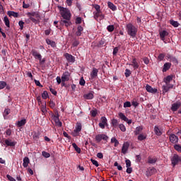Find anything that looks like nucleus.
<instances>
[{
	"instance_id": "f257e3e1",
	"label": "nucleus",
	"mask_w": 181,
	"mask_h": 181,
	"mask_svg": "<svg viewBox=\"0 0 181 181\" xmlns=\"http://www.w3.org/2000/svg\"><path fill=\"white\" fill-rule=\"evenodd\" d=\"M126 30L127 32V35L131 37H136V33H138V28L135 27L132 23H128L126 25Z\"/></svg>"
},
{
	"instance_id": "f03ea898",
	"label": "nucleus",
	"mask_w": 181,
	"mask_h": 181,
	"mask_svg": "<svg viewBox=\"0 0 181 181\" xmlns=\"http://www.w3.org/2000/svg\"><path fill=\"white\" fill-rule=\"evenodd\" d=\"M61 16L63 19H71V13H70V10L62 7L61 9Z\"/></svg>"
},
{
	"instance_id": "7ed1b4c3",
	"label": "nucleus",
	"mask_w": 181,
	"mask_h": 181,
	"mask_svg": "<svg viewBox=\"0 0 181 181\" xmlns=\"http://www.w3.org/2000/svg\"><path fill=\"white\" fill-rule=\"evenodd\" d=\"M181 158L177 154H173V157L171 158V163L173 167L176 165H179V162H180Z\"/></svg>"
},
{
	"instance_id": "20e7f679",
	"label": "nucleus",
	"mask_w": 181,
	"mask_h": 181,
	"mask_svg": "<svg viewBox=\"0 0 181 181\" xmlns=\"http://www.w3.org/2000/svg\"><path fill=\"white\" fill-rule=\"evenodd\" d=\"M157 170L156 168H153V167H149L148 168H147L146 171V176L147 177H149L153 175H155L156 173Z\"/></svg>"
},
{
	"instance_id": "39448f33",
	"label": "nucleus",
	"mask_w": 181,
	"mask_h": 181,
	"mask_svg": "<svg viewBox=\"0 0 181 181\" xmlns=\"http://www.w3.org/2000/svg\"><path fill=\"white\" fill-rule=\"evenodd\" d=\"M96 142L99 143L100 141H108V136L102 134H98L95 136V138Z\"/></svg>"
},
{
	"instance_id": "423d86ee",
	"label": "nucleus",
	"mask_w": 181,
	"mask_h": 181,
	"mask_svg": "<svg viewBox=\"0 0 181 181\" xmlns=\"http://www.w3.org/2000/svg\"><path fill=\"white\" fill-rule=\"evenodd\" d=\"M81 129H82L81 123H78L76 124L75 129L72 132V135L74 136H78V133L81 132Z\"/></svg>"
},
{
	"instance_id": "0eeeda50",
	"label": "nucleus",
	"mask_w": 181,
	"mask_h": 181,
	"mask_svg": "<svg viewBox=\"0 0 181 181\" xmlns=\"http://www.w3.org/2000/svg\"><path fill=\"white\" fill-rule=\"evenodd\" d=\"M166 57L167 59H169L171 63H173V64H175V66H177V64H179V61L177 60V58H176V57H173L172 54H168Z\"/></svg>"
},
{
	"instance_id": "6e6552de",
	"label": "nucleus",
	"mask_w": 181,
	"mask_h": 181,
	"mask_svg": "<svg viewBox=\"0 0 181 181\" xmlns=\"http://www.w3.org/2000/svg\"><path fill=\"white\" fill-rule=\"evenodd\" d=\"M27 16L28 18H36V19H37V21H40V14H39V12L37 11H33V12H28L27 13Z\"/></svg>"
},
{
	"instance_id": "1a4fd4ad",
	"label": "nucleus",
	"mask_w": 181,
	"mask_h": 181,
	"mask_svg": "<svg viewBox=\"0 0 181 181\" xmlns=\"http://www.w3.org/2000/svg\"><path fill=\"white\" fill-rule=\"evenodd\" d=\"M59 23L61 26H66V28H69V26H71L72 25L70 19H62Z\"/></svg>"
},
{
	"instance_id": "9d476101",
	"label": "nucleus",
	"mask_w": 181,
	"mask_h": 181,
	"mask_svg": "<svg viewBox=\"0 0 181 181\" xmlns=\"http://www.w3.org/2000/svg\"><path fill=\"white\" fill-rule=\"evenodd\" d=\"M169 139L171 144H177L179 142V137L175 134H170Z\"/></svg>"
},
{
	"instance_id": "9b49d317",
	"label": "nucleus",
	"mask_w": 181,
	"mask_h": 181,
	"mask_svg": "<svg viewBox=\"0 0 181 181\" xmlns=\"http://www.w3.org/2000/svg\"><path fill=\"white\" fill-rule=\"evenodd\" d=\"M64 57L66 59L68 63H74L76 62V58L69 53L64 54Z\"/></svg>"
},
{
	"instance_id": "f8f14e48",
	"label": "nucleus",
	"mask_w": 181,
	"mask_h": 181,
	"mask_svg": "<svg viewBox=\"0 0 181 181\" xmlns=\"http://www.w3.org/2000/svg\"><path fill=\"white\" fill-rule=\"evenodd\" d=\"M108 120L107 119V117H101V122L99 123V127L101 128V129H104L105 128V125H107Z\"/></svg>"
},
{
	"instance_id": "ddd939ff",
	"label": "nucleus",
	"mask_w": 181,
	"mask_h": 181,
	"mask_svg": "<svg viewBox=\"0 0 181 181\" xmlns=\"http://www.w3.org/2000/svg\"><path fill=\"white\" fill-rule=\"evenodd\" d=\"M129 65L132 66L134 70H138V69H139V64L135 57L132 59V64H129Z\"/></svg>"
},
{
	"instance_id": "4468645a",
	"label": "nucleus",
	"mask_w": 181,
	"mask_h": 181,
	"mask_svg": "<svg viewBox=\"0 0 181 181\" xmlns=\"http://www.w3.org/2000/svg\"><path fill=\"white\" fill-rule=\"evenodd\" d=\"M171 88H173V84L165 83V85L163 86V94L168 93Z\"/></svg>"
},
{
	"instance_id": "2eb2a0df",
	"label": "nucleus",
	"mask_w": 181,
	"mask_h": 181,
	"mask_svg": "<svg viewBox=\"0 0 181 181\" xmlns=\"http://www.w3.org/2000/svg\"><path fill=\"white\" fill-rule=\"evenodd\" d=\"M98 77V69L97 68H93L90 73V80H94Z\"/></svg>"
},
{
	"instance_id": "dca6fc26",
	"label": "nucleus",
	"mask_w": 181,
	"mask_h": 181,
	"mask_svg": "<svg viewBox=\"0 0 181 181\" xmlns=\"http://www.w3.org/2000/svg\"><path fill=\"white\" fill-rule=\"evenodd\" d=\"M62 81H69L70 80V72L69 71H65L62 74Z\"/></svg>"
},
{
	"instance_id": "f3484780",
	"label": "nucleus",
	"mask_w": 181,
	"mask_h": 181,
	"mask_svg": "<svg viewBox=\"0 0 181 181\" xmlns=\"http://www.w3.org/2000/svg\"><path fill=\"white\" fill-rule=\"evenodd\" d=\"M181 103L180 101L175 102L172 105L171 110L173 111V112H176L179 108H180Z\"/></svg>"
},
{
	"instance_id": "a211bd4d",
	"label": "nucleus",
	"mask_w": 181,
	"mask_h": 181,
	"mask_svg": "<svg viewBox=\"0 0 181 181\" xmlns=\"http://www.w3.org/2000/svg\"><path fill=\"white\" fill-rule=\"evenodd\" d=\"M146 90L148 93H151L152 94H155L158 93V89L152 88V86L149 85L146 86Z\"/></svg>"
},
{
	"instance_id": "6ab92c4d",
	"label": "nucleus",
	"mask_w": 181,
	"mask_h": 181,
	"mask_svg": "<svg viewBox=\"0 0 181 181\" xmlns=\"http://www.w3.org/2000/svg\"><path fill=\"white\" fill-rule=\"evenodd\" d=\"M32 54L35 57V59H37L40 62H42V55L37 52V51L33 49Z\"/></svg>"
},
{
	"instance_id": "aec40b11",
	"label": "nucleus",
	"mask_w": 181,
	"mask_h": 181,
	"mask_svg": "<svg viewBox=\"0 0 181 181\" xmlns=\"http://www.w3.org/2000/svg\"><path fill=\"white\" fill-rule=\"evenodd\" d=\"M170 67H172V63L170 62L165 63L163 66V70H162L163 73H166V71H168V70H169Z\"/></svg>"
},
{
	"instance_id": "412c9836",
	"label": "nucleus",
	"mask_w": 181,
	"mask_h": 181,
	"mask_svg": "<svg viewBox=\"0 0 181 181\" xmlns=\"http://www.w3.org/2000/svg\"><path fill=\"white\" fill-rule=\"evenodd\" d=\"M156 162H158V158L148 156L147 163H149L150 165H155Z\"/></svg>"
},
{
	"instance_id": "4be33fe9",
	"label": "nucleus",
	"mask_w": 181,
	"mask_h": 181,
	"mask_svg": "<svg viewBox=\"0 0 181 181\" xmlns=\"http://www.w3.org/2000/svg\"><path fill=\"white\" fill-rule=\"evenodd\" d=\"M154 132L157 136H160L163 132H162V129H159V127L155 126L154 127Z\"/></svg>"
},
{
	"instance_id": "5701e85b",
	"label": "nucleus",
	"mask_w": 181,
	"mask_h": 181,
	"mask_svg": "<svg viewBox=\"0 0 181 181\" xmlns=\"http://www.w3.org/2000/svg\"><path fill=\"white\" fill-rule=\"evenodd\" d=\"M159 35H160V37L161 39V40H165V37L168 36V35H169V33H168V31L166 30H163V31H160L159 32Z\"/></svg>"
},
{
	"instance_id": "b1692460",
	"label": "nucleus",
	"mask_w": 181,
	"mask_h": 181,
	"mask_svg": "<svg viewBox=\"0 0 181 181\" xmlns=\"http://www.w3.org/2000/svg\"><path fill=\"white\" fill-rule=\"evenodd\" d=\"M129 148V144H128V143L124 144L122 148V153H123V154L125 155Z\"/></svg>"
},
{
	"instance_id": "393cba45",
	"label": "nucleus",
	"mask_w": 181,
	"mask_h": 181,
	"mask_svg": "<svg viewBox=\"0 0 181 181\" xmlns=\"http://www.w3.org/2000/svg\"><path fill=\"white\" fill-rule=\"evenodd\" d=\"M29 163H30V160H29V157H25L23 158V168H28V166H29Z\"/></svg>"
},
{
	"instance_id": "a878e982",
	"label": "nucleus",
	"mask_w": 181,
	"mask_h": 181,
	"mask_svg": "<svg viewBox=\"0 0 181 181\" xmlns=\"http://www.w3.org/2000/svg\"><path fill=\"white\" fill-rule=\"evenodd\" d=\"M173 80V76L168 75L164 78V83L170 84V81Z\"/></svg>"
},
{
	"instance_id": "bb28decb",
	"label": "nucleus",
	"mask_w": 181,
	"mask_h": 181,
	"mask_svg": "<svg viewBox=\"0 0 181 181\" xmlns=\"http://www.w3.org/2000/svg\"><path fill=\"white\" fill-rule=\"evenodd\" d=\"M4 142L7 146H15L16 145V142L8 139H6Z\"/></svg>"
},
{
	"instance_id": "cd10ccee",
	"label": "nucleus",
	"mask_w": 181,
	"mask_h": 181,
	"mask_svg": "<svg viewBox=\"0 0 181 181\" xmlns=\"http://www.w3.org/2000/svg\"><path fill=\"white\" fill-rule=\"evenodd\" d=\"M25 124H26V119H23L20 121H18L17 123L16 124V125H17V127H23L24 125H25Z\"/></svg>"
},
{
	"instance_id": "c85d7f7f",
	"label": "nucleus",
	"mask_w": 181,
	"mask_h": 181,
	"mask_svg": "<svg viewBox=\"0 0 181 181\" xmlns=\"http://www.w3.org/2000/svg\"><path fill=\"white\" fill-rule=\"evenodd\" d=\"M107 6L112 11H116L117 10V6L114 4V3H112L111 1L107 2Z\"/></svg>"
},
{
	"instance_id": "c756f323",
	"label": "nucleus",
	"mask_w": 181,
	"mask_h": 181,
	"mask_svg": "<svg viewBox=\"0 0 181 181\" xmlns=\"http://www.w3.org/2000/svg\"><path fill=\"white\" fill-rule=\"evenodd\" d=\"M10 114H11V109L6 108L3 112V116L4 117V119H6V117H8V115Z\"/></svg>"
},
{
	"instance_id": "7c9ffc66",
	"label": "nucleus",
	"mask_w": 181,
	"mask_h": 181,
	"mask_svg": "<svg viewBox=\"0 0 181 181\" xmlns=\"http://www.w3.org/2000/svg\"><path fill=\"white\" fill-rule=\"evenodd\" d=\"M144 129V127L141 126L137 127L134 131V134L135 135H139L141 132H142V130Z\"/></svg>"
},
{
	"instance_id": "2f4dec72",
	"label": "nucleus",
	"mask_w": 181,
	"mask_h": 181,
	"mask_svg": "<svg viewBox=\"0 0 181 181\" xmlns=\"http://www.w3.org/2000/svg\"><path fill=\"white\" fill-rule=\"evenodd\" d=\"M86 100H93L94 98V95L91 93H87L83 95Z\"/></svg>"
},
{
	"instance_id": "473e14b6",
	"label": "nucleus",
	"mask_w": 181,
	"mask_h": 181,
	"mask_svg": "<svg viewBox=\"0 0 181 181\" xmlns=\"http://www.w3.org/2000/svg\"><path fill=\"white\" fill-rule=\"evenodd\" d=\"M83 28L81 25H78L77 28V31L76 32V36H81V32H83Z\"/></svg>"
},
{
	"instance_id": "72a5a7b5",
	"label": "nucleus",
	"mask_w": 181,
	"mask_h": 181,
	"mask_svg": "<svg viewBox=\"0 0 181 181\" xmlns=\"http://www.w3.org/2000/svg\"><path fill=\"white\" fill-rule=\"evenodd\" d=\"M72 146L75 149L76 152H77V153H81V148L77 146V144L76 143H73Z\"/></svg>"
},
{
	"instance_id": "f704fd0d",
	"label": "nucleus",
	"mask_w": 181,
	"mask_h": 181,
	"mask_svg": "<svg viewBox=\"0 0 181 181\" xmlns=\"http://www.w3.org/2000/svg\"><path fill=\"white\" fill-rule=\"evenodd\" d=\"M46 43L52 47H56V42L54 41H52L51 40L47 39Z\"/></svg>"
},
{
	"instance_id": "c9c22d12",
	"label": "nucleus",
	"mask_w": 181,
	"mask_h": 181,
	"mask_svg": "<svg viewBox=\"0 0 181 181\" xmlns=\"http://www.w3.org/2000/svg\"><path fill=\"white\" fill-rule=\"evenodd\" d=\"M111 143L115 144V148H117V146H118L119 145V141H118V140L115 137H112L111 139Z\"/></svg>"
},
{
	"instance_id": "e433bc0d",
	"label": "nucleus",
	"mask_w": 181,
	"mask_h": 181,
	"mask_svg": "<svg viewBox=\"0 0 181 181\" xmlns=\"http://www.w3.org/2000/svg\"><path fill=\"white\" fill-rule=\"evenodd\" d=\"M170 25H172V26H174V28H179V22L177 21H175L174 20H170Z\"/></svg>"
},
{
	"instance_id": "4c0bfd02",
	"label": "nucleus",
	"mask_w": 181,
	"mask_h": 181,
	"mask_svg": "<svg viewBox=\"0 0 181 181\" xmlns=\"http://www.w3.org/2000/svg\"><path fill=\"white\" fill-rule=\"evenodd\" d=\"M119 117L120 119H122L124 122L128 121V117H127L122 112L119 113Z\"/></svg>"
},
{
	"instance_id": "58836bf2",
	"label": "nucleus",
	"mask_w": 181,
	"mask_h": 181,
	"mask_svg": "<svg viewBox=\"0 0 181 181\" xmlns=\"http://www.w3.org/2000/svg\"><path fill=\"white\" fill-rule=\"evenodd\" d=\"M8 16H13V18H18L19 14L15 11H8Z\"/></svg>"
},
{
	"instance_id": "ea45409f",
	"label": "nucleus",
	"mask_w": 181,
	"mask_h": 181,
	"mask_svg": "<svg viewBox=\"0 0 181 181\" xmlns=\"http://www.w3.org/2000/svg\"><path fill=\"white\" fill-rule=\"evenodd\" d=\"M111 124L114 128H117L118 127V120L117 119H112Z\"/></svg>"
},
{
	"instance_id": "a19ab883",
	"label": "nucleus",
	"mask_w": 181,
	"mask_h": 181,
	"mask_svg": "<svg viewBox=\"0 0 181 181\" xmlns=\"http://www.w3.org/2000/svg\"><path fill=\"white\" fill-rule=\"evenodd\" d=\"M4 23L7 28H10V23H9V18H8V16H5L4 18Z\"/></svg>"
},
{
	"instance_id": "79ce46f5",
	"label": "nucleus",
	"mask_w": 181,
	"mask_h": 181,
	"mask_svg": "<svg viewBox=\"0 0 181 181\" xmlns=\"http://www.w3.org/2000/svg\"><path fill=\"white\" fill-rule=\"evenodd\" d=\"M42 98H43V100H47V98H49V93H47V91L45 90L42 93Z\"/></svg>"
},
{
	"instance_id": "37998d69",
	"label": "nucleus",
	"mask_w": 181,
	"mask_h": 181,
	"mask_svg": "<svg viewBox=\"0 0 181 181\" xmlns=\"http://www.w3.org/2000/svg\"><path fill=\"white\" fill-rule=\"evenodd\" d=\"M54 121H55V124L57 127H62V122H60V119H59V117L55 118Z\"/></svg>"
},
{
	"instance_id": "c03bdc74",
	"label": "nucleus",
	"mask_w": 181,
	"mask_h": 181,
	"mask_svg": "<svg viewBox=\"0 0 181 181\" xmlns=\"http://www.w3.org/2000/svg\"><path fill=\"white\" fill-rule=\"evenodd\" d=\"M132 74V72H131V70H129L128 69H125V72H124L125 77H127V78L129 77Z\"/></svg>"
},
{
	"instance_id": "a18cd8bd",
	"label": "nucleus",
	"mask_w": 181,
	"mask_h": 181,
	"mask_svg": "<svg viewBox=\"0 0 181 181\" xmlns=\"http://www.w3.org/2000/svg\"><path fill=\"white\" fill-rule=\"evenodd\" d=\"M174 149L177 151V152L181 153V146L180 144L174 145Z\"/></svg>"
},
{
	"instance_id": "49530a36",
	"label": "nucleus",
	"mask_w": 181,
	"mask_h": 181,
	"mask_svg": "<svg viewBox=\"0 0 181 181\" xmlns=\"http://www.w3.org/2000/svg\"><path fill=\"white\" fill-rule=\"evenodd\" d=\"M145 139H146V136L144 135V134H139L138 136V140L139 141H145Z\"/></svg>"
},
{
	"instance_id": "de8ad7c7",
	"label": "nucleus",
	"mask_w": 181,
	"mask_h": 181,
	"mask_svg": "<svg viewBox=\"0 0 181 181\" xmlns=\"http://www.w3.org/2000/svg\"><path fill=\"white\" fill-rule=\"evenodd\" d=\"M105 44V40L102 39L99 41V43L98 44V47H103Z\"/></svg>"
},
{
	"instance_id": "09e8293b",
	"label": "nucleus",
	"mask_w": 181,
	"mask_h": 181,
	"mask_svg": "<svg viewBox=\"0 0 181 181\" xmlns=\"http://www.w3.org/2000/svg\"><path fill=\"white\" fill-rule=\"evenodd\" d=\"M5 87H6V82L0 81V90H3V88H5Z\"/></svg>"
},
{
	"instance_id": "8fccbe9b",
	"label": "nucleus",
	"mask_w": 181,
	"mask_h": 181,
	"mask_svg": "<svg viewBox=\"0 0 181 181\" xmlns=\"http://www.w3.org/2000/svg\"><path fill=\"white\" fill-rule=\"evenodd\" d=\"M119 128L122 132H125V131H127V128L125 127V125H124L123 124H119Z\"/></svg>"
},
{
	"instance_id": "3c124183",
	"label": "nucleus",
	"mask_w": 181,
	"mask_h": 181,
	"mask_svg": "<svg viewBox=\"0 0 181 181\" xmlns=\"http://www.w3.org/2000/svg\"><path fill=\"white\" fill-rule=\"evenodd\" d=\"M131 102H129V101H127V102H125L124 103V105H123V107H124V108H129V107H131Z\"/></svg>"
},
{
	"instance_id": "603ef678",
	"label": "nucleus",
	"mask_w": 181,
	"mask_h": 181,
	"mask_svg": "<svg viewBox=\"0 0 181 181\" xmlns=\"http://www.w3.org/2000/svg\"><path fill=\"white\" fill-rule=\"evenodd\" d=\"M114 29H115V28L113 25H110L107 27V30H108V32H114Z\"/></svg>"
},
{
	"instance_id": "864d4df0",
	"label": "nucleus",
	"mask_w": 181,
	"mask_h": 181,
	"mask_svg": "<svg viewBox=\"0 0 181 181\" xmlns=\"http://www.w3.org/2000/svg\"><path fill=\"white\" fill-rule=\"evenodd\" d=\"M42 155L44 158H50V153L46 152V151H42Z\"/></svg>"
},
{
	"instance_id": "5fc2aeb1",
	"label": "nucleus",
	"mask_w": 181,
	"mask_h": 181,
	"mask_svg": "<svg viewBox=\"0 0 181 181\" xmlns=\"http://www.w3.org/2000/svg\"><path fill=\"white\" fill-rule=\"evenodd\" d=\"M90 161L92 162L93 165H94L95 166H96V168H98V166H100V165L98 164V161L95 160L94 159H90Z\"/></svg>"
},
{
	"instance_id": "6e6d98bb",
	"label": "nucleus",
	"mask_w": 181,
	"mask_h": 181,
	"mask_svg": "<svg viewBox=\"0 0 181 181\" xmlns=\"http://www.w3.org/2000/svg\"><path fill=\"white\" fill-rule=\"evenodd\" d=\"M118 50H119V47H115L113 49V56H117V53H118Z\"/></svg>"
},
{
	"instance_id": "4d7b16f0",
	"label": "nucleus",
	"mask_w": 181,
	"mask_h": 181,
	"mask_svg": "<svg viewBox=\"0 0 181 181\" xmlns=\"http://www.w3.org/2000/svg\"><path fill=\"white\" fill-rule=\"evenodd\" d=\"M90 114H91L92 117H93V118L97 117V114H98L97 110H91Z\"/></svg>"
},
{
	"instance_id": "13d9d810",
	"label": "nucleus",
	"mask_w": 181,
	"mask_h": 181,
	"mask_svg": "<svg viewBox=\"0 0 181 181\" xmlns=\"http://www.w3.org/2000/svg\"><path fill=\"white\" fill-rule=\"evenodd\" d=\"M80 86H86V81L84 80V78H81L79 81Z\"/></svg>"
},
{
	"instance_id": "bf43d9fd",
	"label": "nucleus",
	"mask_w": 181,
	"mask_h": 181,
	"mask_svg": "<svg viewBox=\"0 0 181 181\" xmlns=\"http://www.w3.org/2000/svg\"><path fill=\"white\" fill-rule=\"evenodd\" d=\"M49 106L50 107V108H54V107H56V103H54L53 100H50L49 103Z\"/></svg>"
},
{
	"instance_id": "052dcab7",
	"label": "nucleus",
	"mask_w": 181,
	"mask_h": 181,
	"mask_svg": "<svg viewBox=\"0 0 181 181\" xmlns=\"http://www.w3.org/2000/svg\"><path fill=\"white\" fill-rule=\"evenodd\" d=\"M94 13L95 19H98V18H100V15L101 13V11H96L95 13Z\"/></svg>"
},
{
	"instance_id": "680f3d73",
	"label": "nucleus",
	"mask_w": 181,
	"mask_h": 181,
	"mask_svg": "<svg viewBox=\"0 0 181 181\" xmlns=\"http://www.w3.org/2000/svg\"><path fill=\"white\" fill-rule=\"evenodd\" d=\"M82 22V19H81V17H78L76 18V25H80Z\"/></svg>"
},
{
	"instance_id": "e2e57ef3",
	"label": "nucleus",
	"mask_w": 181,
	"mask_h": 181,
	"mask_svg": "<svg viewBox=\"0 0 181 181\" xmlns=\"http://www.w3.org/2000/svg\"><path fill=\"white\" fill-rule=\"evenodd\" d=\"M143 62L145 64H149V59L146 57L143 58Z\"/></svg>"
},
{
	"instance_id": "0e129e2a",
	"label": "nucleus",
	"mask_w": 181,
	"mask_h": 181,
	"mask_svg": "<svg viewBox=\"0 0 181 181\" xmlns=\"http://www.w3.org/2000/svg\"><path fill=\"white\" fill-rule=\"evenodd\" d=\"M18 25L20 26V29H23V25H25V23L23 22V21H20L18 22Z\"/></svg>"
},
{
	"instance_id": "69168bd1",
	"label": "nucleus",
	"mask_w": 181,
	"mask_h": 181,
	"mask_svg": "<svg viewBox=\"0 0 181 181\" xmlns=\"http://www.w3.org/2000/svg\"><path fill=\"white\" fill-rule=\"evenodd\" d=\"M29 19L30 21H32L33 22V23H37V22H39L40 20H37V18H35L33 17H30L29 18Z\"/></svg>"
},
{
	"instance_id": "338daca9",
	"label": "nucleus",
	"mask_w": 181,
	"mask_h": 181,
	"mask_svg": "<svg viewBox=\"0 0 181 181\" xmlns=\"http://www.w3.org/2000/svg\"><path fill=\"white\" fill-rule=\"evenodd\" d=\"M126 168H131V160H126Z\"/></svg>"
},
{
	"instance_id": "774afa93",
	"label": "nucleus",
	"mask_w": 181,
	"mask_h": 181,
	"mask_svg": "<svg viewBox=\"0 0 181 181\" xmlns=\"http://www.w3.org/2000/svg\"><path fill=\"white\" fill-rule=\"evenodd\" d=\"M7 179H8V180L10 181H16V180H15V178H13L12 176L7 175H6Z\"/></svg>"
}]
</instances>
